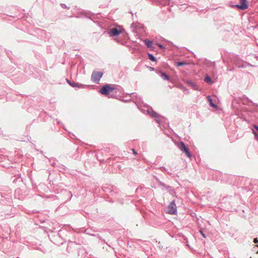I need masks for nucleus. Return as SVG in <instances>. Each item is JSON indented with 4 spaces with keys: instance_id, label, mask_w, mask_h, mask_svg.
Listing matches in <instances>:
<instances>
[{
    "instance_id": "nucleus-1",
    "label": "nucleus",
    "mask_w": 258,
    "mask_h": 258,
    "mask_svg": "<svg viewBox=\"0 0 258 258\" xmlns=\"http://www.w3.org/2000/svg\"><path fill=\"white\" fill-rule=\"evenodd\" d=\"M116 89L113 87H111L109 84H105L103 86L101 89L100 90L101 94L107 95L109 97L113 98L114 96L111 93L114 92Z\"/></svg>"
},
{
    "instance_id": "nucleus-2",
    "label": "nucleus",
    "mask_w": 258,
    "mask_h": 258,
    "mask_svg": "<svg viewBox=\"0 0 258 258\" xmlns=\"http://www.w3.org/2000/svg\"><path fill=\"white\" fill-rule=\"evenodd\" d=\"M141 111L144 113H147L150 116L154 117L156 121L160 124L161 120L160 119V115L155 111H154L152 108H147L146 110L144 109H141Z\"/></svg>"
},
{
    "instance_id": "nucleus-3",
    "label": "nucleus",
    "mask_w": 258,
    "mask_h": 258,
    "mask_svg": "<svg viewBox=\"0 0 258 258\" xmlns=\"http://www.w3.org/2000/svg\"><path fill=\"white\" fill-rule=\"evenodd\" d=\"M103 75V73L101 72L93 71L91 75V81L94 83H98Z\"/></svg>"
},
{
    "instance_id": "nucleus-4",
    "label": "nucleus",
    "mask_w": 258,
    "mask_h": 258,
    "mask_svg": "<svg viewBox=\"0 0 258 258\" xmlns=\"http://www.w3.org/2000/svg\"><path fill=\"white\" fill-rule=\"evenodd\" d=\"M178 148L183 152H184L189 158L191 157V154L189 152V149L185 146V144L183 142H180L178 145Z\"/></svg>"
},
{
    "instance_id": "nucleus-5",
    "label": "nucleus",
    "mask_w": 258,
    "mask_h": 258,
    "mask_svg": "<svg viewBox=\"0 0 258 258\" xmlns=\"http://www.w3.org/2000/svg\"><path fill=\"white\" fill-rule=\"evenodd\" d=\"M232 8H236L241 10H245L248 7V2L247 0H240V4L232 5Z\"/></svg>"
},
{
    "instance_id": "nucleus-6",
    "label": "nucleus",
    "mask_w": 258,
    "mask_h": 258,
    "mask_svg": "<svg viewBox=\"0 0 258 258\" xmlns=\"http://www.w3.org/2000/svg\"><path fill=\"white\" fill-rule=\"evenodd\" d=\"M167 209L168 213L169 214L172 215L177 214V207L174 201L170 203L167 207Z\"/></svg>"
},
{
    "instance_id": "nucleus-7",
    "label": "nucleus",
    "mask_w": 258,
    "mask_h": 258,
    "mask_svg": "<svg viewBox=\"0 0 258 258\" xmlns=\"http://www.w3.org/2000/svg\"><path fill=\"white\" fill-rule=\"evenodd\" d=\"M121 33L120 30H119L117 28H113L110 29V31L108 32L109 35L110 37H114L119 35Z\"/></svg>"
},
{
    "instance_id": "nucleus-8",
    "label": "nucleus",
    "mask_w": 258,
    "mask_h": 258,
    "mask_svg": "<svg viewBox=\"0 0 258 258\" xmlns=\"http://www.w3.org/2000/svg\"><path fill=\"white\" fill-rule=\"evenodd\" d=\"M131 98L133 100L134 102L136 103H140L142 101L141 98L135 93H131L130 94Z\"/></svg>"
},
{
    "instance_id": "nucleus-9",
    "label": "nucleus",
    "mask_w": 258,
    "mask_h": 258,
    "mask_svg": "<svg viewBox=\"0 0 258 258\" xmlns=\"http://www.w3.org/2000/svg\"><path fill=\"white\" fill-rule=\"evenodd\" d=\"M158 74L164 80L170 81V77L164 72L158 71Z\"/></svg>"
},
{
    "instance_id": "nucleus-10",
    "label": "nucleus",
    "mask_w": 258,
    "mask_h": 258,
    "mask_svg": "<svg viewBox=\"0 0 258 258\" xmlns=\"http://www.w3.org/2000/svg\"><path fill=\"white\" fill-rule=\"evenodd\" d=\"M185 83L188 85H190L194 90H198V88L195 83L191 81L190 80H187L185 81Z\"/></svg>"
},
{
    "instance_id": "nucleus-11",
    "label": "nucleus",
    "mask_w": 258,
    "mask_h": 258,
    "mask_svg": "<svg viewBox=\"0 0 258 258\" xmlns=\"http://www.w3.org/2000/svg\"><path fill=\"white\" fill-rule=\"evenodd\" d=\"M71 86L73 87H76L79 88H85L87 86L85 85L79 83H75L74 82H73L72 84H71Z\"/></svg>"
},
{
    "instance_id": "nucleus-12",
    "label": "nucleus",
    "mask_w": 258,
    "mask_h": 258,
    "mask_svg": "<svg viewBox=\"0 0 258 258\" xmlns=\"http://www.w3.org/2000/svg\"><path fill=\"white\" fill-rule=\"evenodd\" d=\"M145 43L147 47L148 48H152L153 47V43L152 41L149 40H145Z\"/></svg>"
},
{
    "instance_id": "nucleus-13",
    "label": "nucleus",
    "mask_w": 258,
    "mask_h": 258,
    "mask_svg": "<svg viewBox=\"0 0 258 258\" xmlns=\"http://www.w3.org/2000/svg\"><path fill=\"white\" fill-rule=\"evenodd\" d=\"M207 99H208V101L210 102V104L211 106L213 107H215V108L217 107V105L213 103L212 99V98H211L210 96H209L207 97Z\"/></svg>"
},
{
    "instance_id": "nucleus-14",
    "label": "nucleus",
    "mask_w": 258,
    "mask_h": 258,
    "mask_svg": "<svg viewBox=\"0 0 258 258\" xmlns=\"http://www.w3.org/2000/svg\"><path fill=\"white\" fill-rule=\"evenodd\" d=\"M186 64L187 63L185 61H180V62H175V65L176 67L183 66H184V65Z\"/></svg>"
},
{
    "instance_id": "nucleus-15",
    "label": "nucleus",
    "mask_w": 258,
    "mask_h": 258,
    "mask_svg": "<svg viewBox=\"0 0 258 258\" xmlns=\"http://www.w3.org/2000/svg\"><path fill=\"white\" fill-rule=\"evenodd\" d=\"M159 185L163 187V188H162L163 189H168L169 188H170V187L169 186L166 185L164 182H160Z\"/></svg>"
},
{
    "instance_id": "nucleus-16",
    "label": "nucleus",
    "mask_w": 258,
    "mask_h": 258,
    "mask_svg": "<svg viewBox=\"0 0 258 258\" xmlns=\"http://www.w3.org/2000/svg\"><path fill=\"white\" fill-rule=\"evenodd\" d=\"M204 80L207 83H209V84H212L213 83L211 78L209 76H208V75H207L206 76Z\"/></svg>"
},
{
    "instance_id": "nucleus-17",
    "label": "nucleus",
    "mask_w": 258,
    "mask_h": 258,
    "mask_svg": "<svg viewBox=\"0 0 258 258\" xmlns=\"http://www.w3.org/2000/svg\"><path fill=\"white\" fill-rule=\"evenodd\" d=\"M149 58L152 61H156V57L152 54L149 53L148 54Z\"/></svg>"
},
{
    "instance_id": "nucleus-18",
    "label": "nucleus",
    "mask_w": 258,
    "mask_h": 258,
    "mask_svg": "<svg viewBox=\"0 0 258 258\" xmlns=\"http://www.w3.org/2000/svg\"><path fill=\"white\" fill-rule=\"evenodd\" d=\"M161 169L162 171H166V172L167 173V174H169V175H171L172 174H171V173L170 172H169V171H167V169H166L165 167H161Z\"/></svg>"
},
{
    "instance_id": "nucleus-19",
    "label": "nucleus",
    "mask_w": 258,
    "mask_h": 258,
    "mask_svg": "<svg viewBox=\"0 0 258 258\" xmlns=\"http://www.w3.org/2000/svg\"><path fill=\"white\" fill-rule=\"evenodd\" d=\"M60 6H61V7L62 8H63V9H69V7H68L66 6V4H60Z\"/></svg>"
},
{
    "instance_id": "nucleus-20",
    "label": "nucleus",
    "mask_w": 258,
    "mask_h": 258,
    "mask_svg": "<svg viewBox=\"0 0 258 258\" xmlns=\"http://www.w3.org/2000/svg\"><path fill=\"white\" fill-rule=\"evenodd\" d=\"M253 133L254 134L255 138L257 139L258 136H257V133H256V132H255V130H253Z\"/></svg>"
},
{
    "instance_id": "nucleus-21",
    "label": "nucleus",
    "mask_w": 258,
    "mask_h": 258,
    "mask_svg": "<svg viewBox=\"0 0 258 258\" xmlns=\"http://www.w3.org/2000/svg\"><path fill=\"white\" fill-rule=\"evenodd\" d=\"M157 45H158V46L159 47H160V48H161V49H163V48H164V46H163V45H162V44H161L158 43V44H157Z\"/></svg>"
},
{
    "instance_id": "nucleus-22",
    "label": "nucleus",
    "mask_w": 258,
    "mask_h": 258,
    "mask_svg": "<svg viewBox=\"0 0 258 258\" xmlns=\"http://www.w3.org/2000/svg\"><path fill=\"white\" fill-rule=\"evenodd\" d=\"M254 127L255 128V131L256 132V133H258V126H257L256 125H254Z\"/></svg>"
},
{
    "instance_id": "nucleus-23",
    "label": "nucleus",
    "mask_w": 258,
    "mask_h": 258,
    "mask_svg": "<svg viewBox=\"0 0 258 258\" xmlns=\"http://www.w3.org/2000/svg\"><path fill=\"white\" fill-rule=\"evenodd\" d=\"M200 233H201V234H202V235L203 236V237H204V238H206V236L205 234H204V233L203 232V231L201 230V231H200Z\"/></svg>"
},
{
    "instance_id": "nucleus-24",
    "label": "nucleus",
    "mask_w": 258,
    "mask_h": 258,
    "mask_svg": "<svg viewBox=\"0 0 258 258\" xmlns=\"http://www.w3.org/2000/svg\"><path fill=\"white\" fill-rule=\"evenodd\" d=\"M132 150L133 151V153L134 155H137V152L134 149H132Z\"/></svg>"
},
{
    "instance_id": "nucleus-25",
    "label": "nucleus",
    "mask_w": 258,
    "mask_h": 258,
    "mask_svg": "<svg viewBox=\"0 0 258 258\" xmlns=\"http://www.w3.org/2000/svg\"><path fill=\"white\" fill-rule=\"evenodd\" d=\"M253 242L255 243H258V239L256 238H254V240H253Z\"/></svg>"
},
{
    "instance_id": "nucleus-26",
    "label": "nucleus",
    "mask_w": 258,
    "mask_h": 258,
    "mask_svg": "<svg viewBox=\"0 0 258 258\" xmlns=\"http://www.w3.org/2000/svg\"><path fill=\"white\" fill-rule=\"evenodd\" d=\"M157 181L158 182V183H159V185L160 184V182H161L158 177H155Z\"/></svg>"
},
{
    "instance_id": "nucleus-27",
    "label": "nucleus",
    "mask_w": 258,
    "mask_h": 258,
    "mask_svg": "<svg viewBox=\"0 0 258 258\" xmlns=\"http://www.w3.org/2000/svg\"><path fill=\"white\" fill-rule=\"evenodd\" d=\"M157 181L158 182V183H159V185L160 184V182H161L158 177H155Z\"/></svg>"
},
{
    "instance_id": "nucleus-28",
    "label": "nucleus",
    "mask_w": 258,
    "mask_h": 258,
    "mask_svg": "<svg viewBox=\"0 0 258 258\" xmlns=\"http://www.w3.org/2000/svg\"><path fill=\"white\" fill-rule=\"evenodd\" d=\"M67 82L68 83V84L71 86V84H72V82H71V81L69 80H67Z\"/></svg>"
},
{
    "instance_id": "nucleus-29",
    "label": "nucleus",
    "mask_w": 258,
    "mask_h": 258,
    "mask_svg": "<svg viewBox=\"0 0 258 258\" xmlns=\"http://www.w3.org/2000/svg\"><path fill=\"white\" fill-rule=\"evenodd\" d=\"M253 105H254L255 106H257V104H253Z\"/></svg>"
},
{
    "instance_id": "nucleus-30",
    "label": "nucleus",
    "mask_w": 258,
    "mask_h": 258,
    "mask_svg": "<svg viewBox=\"0 0 258 258\" xmlns=\"http://www.w3.org/2000/svg\"><path fill=\"white\" fill-rule=\"evenodd\" d=\"M151 70H154V68H151Z\"/></svg>"
},
{
    "instance_id": "nucleus-31",
    "label": "nucleus",
    "mask_w": 258,
    "mask_h": 258,
    "mask_svg": "<svg viewBox=\"0 0 258 258\" xmlns=\"http://www.w3.org/2000/svg\"><path fill=\"white\" fill-rule=\"evenodd\" d=\"M151 70H154V68H151Z\"/></svg>"
},
{
    "instance_id": "nucleus-32",
    "label": "nucleus",
    "mask_w": 258,
    "mask_h": 258,
    "mask_svg": "<svg viewBox=\"0 0 258 258\" xmlns=\"http://www.w3.org/2000/svg\"><path fill=\"white\" fill-rule=\"evenodd\" d=\"M186 245H187V246H189L188 244H186Z\"/></svg>"
}]
</instances>
